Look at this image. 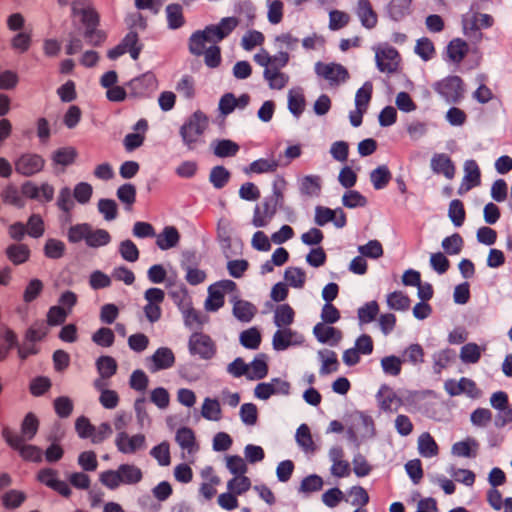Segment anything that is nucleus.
<instances>
[{
    "label": "nucleus",
    "mask_w": 512,
    "mask_h": 512,
    "mask_svg": "<svg viewBox=\"0 0 512 512\" xmlns=\"http://www.w3.org/2000/svg\"><path fill=\"white\" fill-rule=\"evenodd\" d=\"M239 25L236 17H225L216 25H208L204 30L194 32L189 38V51L201 56L206 50V43H218L228 37Z\"/></svg>",
    "instance_id": "f257e3e1"
},
{
    "label": "nucleus",
    "mask_w": 512,
    "mask_h": 512,
    "mask_svg": "<svg viewBox=\"0 0 512 512\" xmlns=\"http://www.w3.org/2000/svg\"><path fill=\"white\" fill-rule=\"evenodd\" d=\"M73 16H80L81 22L85 27L83 36L89 45L101 46L106 38V33L99 29L100 16L97 11L91 7L88 0H74L71 3Z\"/></svg>",
    "instance_id": "f03ea898"
},
{
    "label": "nucleus",
    "mask_w": 512,
    "mask_h": 512,
    "mask_svg": "<svg viewBox=\"0 0 512 512\" xmlns=\"http://www.w3.org/2000/svg\"><path fill=\"white\" fill-rule=\"evenodd\" d=\"M143 479L142 470L134 464H121L116 470H106L99 475L100 482L110 490L120 485H135Z\"/></svg>",
    "instance_id": "7ed1b4c3"
},
{
    "label": "nucleus",
    "mask_w": 512,
    "mask_h": 512,
    "mask_svg": "<svg viewBox=\"0 0 512 512\" xmlns=\"http://www.w3.org/2000/svg\"><path fill=\"white\" fill-rule=\"evenodd\" d=\"M432 88L448 104H458L464 99L465 85L462 78L457 75L436 81Z\"/></svg>",
    "instance_id": "20e7f679"
},
{
    "label": "nucleus",
    "mask_w": 512,
    "mask_h": 512,
    "mask_svg": "<svg viewBox=\"0 0 512 512\" xmlns=\"http://www.w3.org/2000/svg\"><path fill=\"white\" fill-rule=\"evenodd\" d=\"M2 437L5 442L14 450L18 451L24 461L40 463L43 459V451L35 445L26 444L23 438L12 431L9 427H4Z\"/></svg>",
    "instance_id": "39448f33"
},
{
    "label": "nucleus",
    "mask_w": 512,
    "mask_h": 512,
    "mask_svg": "<svg viewBox=\"0 0 512 512\" xmlns=\"http://www.w3.org/2000/svg\"><path fill=\"white\" fill-rule=\"evenodd\" d=\"M208 127V117L202 111L194 112L188 120L181 126L180 135L183 142L189 149L194 147L199 137Z\"/></svg>",
    "instance_id": "423d86ee"
},
{
    "label": "nucleus",
    "mask_w": 512,
    "mask_h": 512,
    "mask_svg": "<svg viewBox=\"0 0 512 512\" xmlns=\"http://www.w3.org/2000/svg\"><path fill=\"white\" fill-rule=\"evenodd\" d=\"M315 73L327 80L331 86H339L349 79L348 70L338 63H323L319 61L315 64Z\"/></svg>",
    "instance_id": "0eeeda50"
},
{
    "label": "nucleus",
    "mask_w": 512,
    "mask_h": 512,
    "mask_svg": "<svg viewBox=\"0 0 512 512\" xmlns=\"http://www.w3.org/2000/svg\"><path fill=\"white\" fill-rule=\"evenodd\" d=\"M15 171L25 177H31L44 169L45 159L36 153H24L14 163Z\"/></svg>",
    "instance_id": "6e6552de"
},
{
    "label": "nucleus",
    "mask_w": 512,
    "mask_h": 512,
    "mask_svg": "<svg viewBox=\"0 0 512 512\" xmlns=\"http://www.w3.org/2000/svg\"><path fill=\"white\" fill-rule=\"evenodd\" d=\"M188 347L192 355H198L202 359H211L216 353L211 337L201 332H195L190 336Z\"/></svg>",
    "instance_id": "1a4fd4ad"
},
{
    "label": "nucleus",
    "mask_w": 512,
    "mask_h": 512,
    "mask_svg": "<svg viewBox=\"0 0 512 512\" xmlns=\"http://www.w3.org/2000/svg\"><path fill=\"white\" fill-rule=\"evenodd\" d=\"M127 87L131 96L146 97L156 89L157 79L152 72H147L130 80Z\"/></svg>",
    "instance_id": "9d476101"
},
{
    "label": "nucleus",
    "mask_w": 512,
    "mask_h": 512,
    "mask_svg": "<svg viewBox=\"0 0 512 512\" xmlns=\"http://www.w3.org/2000/svg\"><path fill=\"white\" fill-rule=\"evenodd\" d=\"M375 59L377 68L381 72L392 74L398 70L400 54L394 47L388 46L377 50Z\"/></svg>",
    "instance_id": "9b49d317"
},
{
    "label": "nucleus",
    "mask_w": 512,
    "mask_h": 512,
    "mask_svg": "<svg viewBox=\"0 0 512 512\" xmlns=\"http://www.w3.org/2000/svg\"><path fill=\"white\" fill-rule=\"evenodd\" d=\"M115 445L118 451L123 454H134L138 450L145 449L146 438L143 434L129 436L126 432L121 431L115 438Z\"/></svg>",
    "instance_id": "f8f14e48"
},
{
    "label": "nucleus",
    "mask_w": 512,
    "mask_h": 512,
    "mask_svg": "<svg viewBox=\"0 0 512 512\" xmlns=\"http://www.w3.org/2000/svg\"><path fill=\"white\" fill-rule=\"evenodd\" d=\"M355 13L364 28L371 30L377 26L378 15L369 0H358Z\"/></svg>",
    "instance_id": "ddd939ff"
},
{
    "label": "nucleus",
    "mask_w": 512,
    "mask_h": 512,
    "mask_svg": "<svg viewBox=\"0 0 512 512\" xmlns=\"http://www.w3.org/2000/svg\"><path fill=\"white\" fill-rule=\"evenodd\" d=\"M152 365L149 367L151 372L169 369L175 364V355L168 347L158 348L150 357Z\"/></svg>",
    "instance_id": "4468645a"
},
{
    "label": "nucleus",
    "mask_w": 512,
    "mask_h": 512,
    "mask_svg": "<svg viewBox=\"0 0 512 512\" xmlns=\"http://www.w3.org/2000/svg\"><path fill=\"white\" fill-rule=\"evenodd\" d=\"M313 334L320 343L331 346H336L342 339V332L339 329L322 322L314 326Z\"/></svg>",
    "instance_id": "2eb2a0df"
},
{
    "label": "nucleus",
    "mask_w": 512,
    "mask_h": 512,
    "mask_svg": "<svg viewBox=\"0 0 512 512\" xmlns=\"http://www.w3.org/2000/svg\"><path fill=\"white\" fill-rule=\"evenodd\" d=\"M379 407L385 412L397 411L401 405V399L388 386L383 385L376 395Z\"/></svg>",
    "instance_id": "dca6fc26"
},
{
    "label": "nucleus",
    "mask_w": 512,
    "mask_h": 512,
    "mask_svg": "<svg viewBox=\"0 0 512 512\" xmlns=\"http://www.w3.org/2000/svg\"><path fill=\"white\" fill-rule=\"evenodd\" d=\"M277 212V208L270 204L266 199L260 204L256 205L252 218V224L254 227L260 228L267 226L274 215Z\"/></svg>",
    "instance_id": "f3484780"
},
{
    "label": "nucleus",
    "mask_w": 512,
    "mask_h": 512,
    "mask_svg": "<svg viewBox=\"0 0 512 512\" xmlns=\"http://www.w3.org/2000/svg\"><path fill=\"white\" fill-rule=\"evenodd\" d=\"M431 168L437 174H443L447 179H452L455 175V166L451 158L444 154H435L431 159Z\"/></svg>",
    "instance_id": "a211bd4d"
},
{
    "label": "nucleus",
    "mask_w": 512,
    "mask_h": 512,
    "mask_svg": "<svg viewBox=\"0 0 512 512\" xmlns=\"http://www.w3.org/2000/svg\"><path fill=\"white\" fill-rule=\"evenodd\" d=\"M298 333L291 328H278L272 339V346L276 351H284L297 343L295 337Z\"/></svg>",
    "instance_id": "6ab92c4d"
},
{
    "label": "nucleus",
    "mask_w": 512,
    "mask_h": 512,
    "mask_svg": "<svg viewBox=\"0 0 512 512\" xmlns=\"http://www.w3.org/2000/svg\"><path fill=\"white\" fill-rule=\"evenodd\" d=\"M233 315L241 322H250L257 313V308L254 304L246 300L234 299L233 301Z\"/></svg>",
    "instance_id": "aec40b11"
},
{
    "label": "nucleus",
    "mask_w": 512,
    "mask_h": 512,
    "mask_svg": "<svg viewBox=\"0 0 512 512\" xmlns=\"http://www.w3.org/2000/svg\"><path fill=\"white\" fill-rule=\"evenodd\" d=\"M295 311L289 304L277 305L274 310L273 322L278 328H290L294 322Z\"/></svg>",
    "instance_id": "412c9836"
},
{
    "label": "nucleus",
    "mask_w": 512,
    "mask_h": 512,
    "mask_svg": "<svg viewBox=\"0 0 512 512\" xmlns=\"http://www.w3.org/2000/svg\"><path fill=\"white\" fill-rule=\"evenodd\" d=\"M180 241V234L176 227L166 226L163 231L157 235L156 244L161 250H168L175 246Z\"/></svg>",
    "instance_id": "4be33fe9"
},
{
    "label": "nucleus",
    "mask_w": 512,
    "mask_h": 512,
    "mask_svg": "<svg viewBox=\"0 0 512 512\" xmlns=\"http://www.w3.org/2000/svg\"><path fill=\"white\" fill-rule=\"evenodd\" d=\"M476 389V384L473 380L462 377L458 382L449 380L445 383V390L450 396H457L464 392L472 394Z\"/></svg>",
    "instance_id": "5701e85b"
},
{
    "label": "nucleus",
    "mask_w": 512,
    "mask_h": 512,
    "mask_svg": "<svg viewBox=\"0 0 512 512\" xmlns=\"http://www.w3.org/2000/svg\"><path fill=\"white\" fill-rule=\"evenodd\" d=\"M318 356L322 362L319 370L320 375H328L339 370L340 364L336 352L332 350H321L318 352Z\"/></svg>",
    "instance_id": "b1692460"
},
{
    "label": "nucleus",
    "mask_w": 512,
    "mask_h": 512,
    "mask_svg": "<svg viewBox=\"0 0 512 512\" xmlns=\"http://www.w3.org/2000/svg\"><path fill=\"white\" fill-rule=\"evenodd\" d=\"M212 147L214 155L219 158L233 157L240 150V146L230 139L215 140Z\"/></svg>",
    "instance_id": "393cba45"
},
{
    "label": "nucleus",
    "mask_w": 512,
    "mask_h": 512,
    "mask_svg": "<svg viewBox=\"0 0 512 512\" xmlns=\"http://www.w3.org/2000/svg\"><path fill=\"white\" fill-rule=\"evenodd\" d=\"M412 0H391L387 11L389 17L394 21H400L411 13Z\"/></svg>",
    "instance_id": "a878e982"
},
{
    "label": "nucleus",
    "mask_w": 512,
    "mask_h": 512,
    "mask_svg": "<svg viewBox=\"0 0 512 512\" xmlns=\"http://www.w3.org/2000/svg\"><path fill=\"white\" fill-rule=\"evenodd\" d=\"M5 253L14 265L23 264L30 257V249L26 244H11L6 248Z\"/></svg>",
    "instance_id": "bb28decb"
},
{
    "label": "nucleus",
    "mask_w": 512,
    "mask_h": 512,
    "mask_svg": "<svg viewBox=\"0 0 512 512\" xmlns=\"http://www.w3.org/2000/svg\"><path fill=\"white\" fill-rule=\"evenodd\" d=\"M39 424V419L34 413H27L21 423V434L18 435L23 441H31L38 432Z\"/></svg>",
    "instance_id": "cd10ccee"
},
{
    "label": "nucleus",
    "mask_w": 512,
    "mask_h": 512,
    "mask_svg": "<svg viewBox=\"0 0 512 512\" xmlns=\"http://www.w3.org/2000/svg\"><path fill=\"white\" fill-rule=\"evenodd\" d=\"M250 371L248 370L247 378L250 380H260L267 376L268 365L266 362V355L259 354L250 364Z\"/></svg>",
    "instance_id": "c85d7f7f"
},
{
    "label": "nucleus",
    "mask_w": 512,
    "mask_h": 512,
    "mask_svg": "<svg viewBox=\"0 0 512 512\" xmlns=\"http://www.w3.org/2000/svg\"><path fill=\"white\" fill-rule=\"evenodd\" d=\"M468 50V44L464 40L456 38L448 44L447 55L454 63H460L467 55Z\"/></svg>",
    "instance_id": "c756f323"
},
{
    "label": "nucleus",
    "mask_w": 512,
    "mask_h": 512,
    "mask_svg": "<svg viewBox=\"0 0 512 512\" xmlns=\"http://www.w3.org/2000/svg\"><path fill=\"white\" fill-rule=\"evenodd\" d=\"M392 179V174L386 165H381L375 168L370 173V181L374 189H384Z\"/></svg>",
    "instance_id": "7c9ffc66"
},
{
    "label": "nucleus",
    "mask_w": 512,
    "mask_h": 512,
    "mask_svg": "<svg viewBox=\"0 0 512 512\" xmlns=\"http://www.w3.org/2000/svg\"><path fill=\"white\" fill-rule=\"evenodd\" d=\"M418 450L421 456L430 458L438 454V445L428 432L422 433L418 438Z\"/></svg>",
    "instance_id": "2f4dec72"
},
{
    "label": "nucleus",
    "mask_w": 512,
    "mask_h": 512,
    "mask_svg": "<svg viewBox=\"0 0 512 512\" xmlns=\"http://www.w3.org/2000/svg\"><path fill=\"white\" fill-rule=\"evenodd\" d=\"M464 180L468 182L466 190L479 186L481 183V172L477 162L473 159L467 160L464 164Z\"/></svg>",
    "instance_id": "473e14b6"
},
{
    "label": "nucleus",
    "mask_w": 512,
    "mask_h": 512,
    "mask_svg": "<svg viewBox=\"0 0 512 512\" xmlns=\"http://www.w3.org/2000/svg\"><path fill=\"white\" fill-rule=\"evenodd\" d=\"M166 18L170 29L175 30L182 27L185 23L182 6L177 3L167 5Z\"/></svg>",
    "instance_id": "72a5a7b5"
},
{
    "label": "nucleus",
    "mask_w": 512,
    "mask_h": 512,
    "mask_svg": "<svg viewBox=\"0 0 512 512\" xmlns=\"http://www.w3.org/2000/svg\"><path fill=\"white\" fill-rule=\"evenodd\" d=\"M96 368L102 379H109L117 372V362L111 356H100L96 360Z\"/></svg>",
    "instance_id": "f704fd0d"
},
{
    "label": "nucleus",
    "mask_w": 512,
    "mask_h": 512,
    "mask_svg": "<svg viewBox=\"0 0 512 512\" xmlns=\"http://www.w3.org/2000/svg\"><path fill=\"white\" fill-rule=\"evenodd\" d=\"M77 155L74 147H62L53 152L52 161L55 165L69 166L75 162Z\"/></svg>",
    "instance_id": "c9c22d12"
},
{
    "label": "nucleus",
    "mask_w": 512,
    "mask_h": 512,
    "mask_svg": "<svg viewBox=\"0 0 512 512\" xmlns=\"http://www.w3.org/2000/svg\"><path fill=\"white\" fill-rule=\"evenodd\" d=\"M321 191V178L318 175L304 176L300 181V192L306 196H319Z\"/></svg>",
    "instance_id": "e433bc0d"
},
{
    "label": "nucleus",
    "mask_w": 512,
    "mask_h": 512,
    "mask_svg": "<svg viewBox=\"0 0 512 512\" xmlns=\"http://www.w3.org/2000/svg\"><path fill=\"white\" fill-rule=\"evenodd\" d=\"M120 43L122 44L126 52H129L133 60H138L143 45L139 43V37L137 32H128Z\"/></svg>",
    "instance_id": "4c0bfd02"
},
{
    "label": "nucleus",
    "mask_w": 512,
    "mask_h": 512,
    "mask_svg": "<svg viewBox=\"0 0 512 512\" xmlns=\"http://www.w3.org/2000/svg\"><path fill=\"white\" fill-rule=\"evenodd\" d=\"M231 178L230 171L222 165L214 166L209 174V181L216 189H222Z\"/></svg>",
    "instance_id": "58836bf2"
},
{
    "label": "nucleus",
    "mask_w": 512,
    "mask_h": 512,
    "mask_svg": "<svg viewBox=\"0 0 512 512\" xmlns=\"http://www.w3.org/2000/svg\"><path fill=\"white\" fill-rule=\"evenodd\" d=\"M0 196L2 201L6 204L15 206L17 208H23L25 206V201L22 197L21 192L13 184L7 185L3 189Z\"/></svg>",
    "instance_id": "ea45409f"
},
{
    "label": "nucleus",
    "mask_w": 512,
    "mask_h": 512,
    "mask_svg": "<svg viewBox=\"0 0 512 512\" xmlns=\"http://www.w3.org/2000/svg\"><path fill=\"white\" fill-rule=\"evenodd\" d=\"M180 311L183 315L184 323L187 327L202 326L204 319L199 311L193 308L192 304L186 303L180 306Z\"/></svg>",
    "instance_id": "a19ab883"
},
{
    "label": "nucleus",
    "mask_w": 512,
    "mask_h": 512,
    "mask_svg": "<svg viewBox=\"0 0 512 512\" xmlns=\"http://www.w3.org/2000/svg\"><path fill=\"white\" fill-rule=\"evenodd\" d=\"M278 166V162L274 159L260 158L250 163L249 167L245 169V172L257 174L275 172Z\"/></svg>",
    "instance_id": "79ce46f5"
},
{
    "label": "nucleus",
    "mask_w": 512,
    "mask_h": 512,
    "mask_svg": "<svg viewBox=\"0 0 512 512\" xmlns=\"http://www.w3.org/2000/svg\"><path fill=\"white\" fill-rule=\"evenodd\" d=\"M201 415L211 421H219L221 419V407L217 399L205 398L201 408Z\"/></svg>",
    "instance_id": "37998d69"
},
{
    "label": "nucleus",
    "mask_w": 512,
    "mask_h": 512,
    "mask_svg": "<svg viewBox=\"0 0 512 512\" xmlns=\"http://www.w3.org/2000/svg\"><path fill=\"white\" fill-rule=\"evenodd\" d=\"M111 241V236L107 230L104 229H96L93 230L90 228L86 245L92 248H98L101 246H105L109 244Z\"/></svg>",
    "instance_id": "c03bdc74"
},
{
    "label": "nucleus",
    "mask_w": 512,
    "mask_h": 512,
    "mask_svg": "<svg viewBox=\"0 0 512 512\" xmlns=\"http://www.w3.org/2000/svg\"><path fill=\"white\" fill-rule=\"evenodd\" d=\"M441 246L448 255H458L463 249L464 240L459 233H454L451 236L445 237L442 240Z\"/></svg>",
    "instance_id": "a18cd8bd"
},
{
    "label": "nucleus",
    "mask_w": 512,
    "mask_h": 512,
    "mask_svg": "<svg viewBox=\"0 0 512 512\" xmlns=\"http://www.w3.org/2000/svg\"><path fill=\"white\" fill-rule=\"evenodd\" d=\"M240 343L247 349H258L261 344V334L259 330L255 327H252L241 332Z\"/></svg>",
    "instance_id": "49530a36"
},
{
    "label": "nucleus",
    "mask_w": 512,
    "mask_h": 512,
    "mask_svg": "<svg viewBox=\"0 0 512 512\" xmlns=\"http://www.w3.org/2000/svg\"><path fill=\"white\" fill-rule=\"evenodd\" d=\"M448 216L456 227H460L463 225L466 217V212L461 200L454 199L450 202Z\"/></svg>",
    "instance_id": "de8ad7c7"
},
{
    "label": "nucleus",
    "mask_w": 512,
    "mask_h": 512,
    "mask_svg": "<svg viewBox=\"0 0 512 512\" xmlns=\"http://www.w3.org/2000/svg\"><path fill=\"white\" fill-rule=\"evenodd\" d=\"M410 302V298L401 291H394L387 295V304L391 309L394 310H408L410 307Z\"/></svg>",
    "instance_id": "09e8293b"
},
{
    "label": "nucleus",
    "mask_w": 512,
    "mask_h": 512,
    "mask_svg": "<svg viewBox=\"0 0 512 512\" xmlns=\"http://www.w3.org/2000/svg\"><path fill=\"white\" fill-rule=\"evenodd\" d=\"M263 77L268 82L269 87L275 90L283 89L289 81V76L281 71L264 70Z\"/></svg>",
    "instance_id": "8fccbe9b"
},
{
    "label": "nucleus",
    "mask_w": 512,
    "mask_h": 512,
    "mask_svg": "<svg viewBox=\"0 0 512 512\" xmlns=\"http://www.w3.org/2000/svg\"><path fill=\"white\" fill-rule=\"evenodd\" d=\"M372 93L373 84L370 81H366L363 86L356 91L355 107L367 110L372 98Z\"/></svg>",
    "instance_id": "3c124183"
},
{
    "label": "nucleus",
    "mask_w": 512,
    "mask_h": 512,
    "mask_svg": "<svg viewBox=\"0 0 512 512\" xmlns=\"http://www.w3.org/2000/svg\"><path fill=\"white\" fill-rule=\"evenodd\" d=\"M296 441L306 452L314 451L315 445L307 424H301L296 431Z\"/></svg>",
    "instance_id": "603ef678"
},
{
    "label": "nucleus",
    "mask_w": 512,
    "mask_h": 512,
    "mask_svg": "<svg viewBox=\"0 0 512 512\" xmlns=\"http://www.w3.org/2000/svg\"><path fill=\"white\" fill-rule=\"evenodd\" d=\"M44 284L40 279L34 278L29 281L23 292V301L29 304L35 301L42 293Z\"/></svg>",
    "instance_id": "864d4df0"
},
{
    "label": "nucleus",
    "mask_w": 512,
    "mask_h": 512,
    "mask_svg": "<svg viewBox=\"0 0 512 512\" xmlns=\"http://www.w3.org/2000/svg\"><path fill=\"white\" fill-rule=\"evenodd\" d=\"M285 280L294 288H302L306 281V273L298 267H289L284 274Z\"/></svg>",
    "instance_id": "5fc2aeb1"
},
{
    "label": "nucleus",
    "mask_w": 512,
    "mask_h": 512,
    "mask_svg": "<svg viewBox=\"0 0 512 512\" xmlns=\"http://www.w3.org/2000/svg\"><path fill=\"white\" fill-rule=\"evenodd\" d=\"M305 108L304 95L299 91L291 90L288 94V109L296 117H299Z\"/></svg>",
    "instance_id": "6e6d98bb"
},
{
    "label": "nucleus",
    "mask_w": 512,
    "mask_h": 512,
    "mask_svg": "<svg viewBox=\"0 0 512 512\" xmlns=\"http://www.w3.org/2000/svg\"><path fill=\"white\" fill-rule=\"evenodd\" d=\"M150 455L157 460L160 466H168L171 463L169 443L166 441L154 446Z\"/></svg>",
    "instance_id": "4d7b16f0"
},
{
    "label": "nucleus",
    "mask_w": 512,
    "mask_h": 512,
    "mask_svg": "<svg viewBox=\"0 0 512 512\" xmlns=\"http://www.w3.org/2000/svg\"><path fill=\"white\" fill-rule=\"evenodd\" d=\"M224 305V295L220 289L211 286L208 289V297L205 301V308L208 311H217Z\"/></svg>",
    "instance_id": "13d9d810"
},
{
    "label": "nucleus",
    "mask_w": 512,
    "mask_h": 512,
    "mask_svg": "<svg viewBox=\"0 0 512 512\" xmlns=\"http://www.w3.org/2000/svg\"><path fill=\"white\" fill-rule=\"evenodd\" d=\"M92 341L101 347H110L115 341V335L112 329L101 327L92 335Z\"/></svg>",
    "instance_id": "bf43d9fd"
},
{
    "label": "nucleus",
    "mask_w": 512,
    "mask_h": 512,
    "mask_svg": "<svg viewBox=\"0 0 512 512\" xmlns=\"http://www.w3.org/2000/svg\"><path fill=\"white\" fill-rule=\"evenodd\" d=\"M116 195L130 209L136 201V187L131 183H125L118 187Z\"/></svg>",
    "instance_id": "052dcab7"
},
{
    "label": "nucleus",
    "mask_w": 512,
    "mask_h": 512,
    "mask_svg": "<svg viewBox=\"0 0 512 512\" xmlns=\"http://www.w3.org/2000/svg\"><path fill=\"white\" fill-rule=\"evenodd\" d=\"M378 313V303L376 301H370L358 309V319L360 323L367 324L374 321Z\"/></svg>",
    "instance_id": "680f3d73"
},
{
    "label": "nucleus",
    "mask_w": 512,
    "mask_h": 512,
    "mask_svg": "<svg viewBox=\"0 0 512 512\" xmlns=\"http://www.w3.org/2000/svg\"><path fill=\"white\" fill-rule=\"evenodd\" d=\"M481 351L476 343H467L461 347L460 359L464 363L474 364L479 361Z\"/></svg>",
    "instance_id": "e2e57ef3"
},
{
    "label": "nucleus",
    "mask_w": 512,
    "mask_h": 512,
    "mask_svg": "<svg viewBox=\"0 0 512 512\" xmlns=\"http://www.w3.org/2000/svg\"><path fill=\"white\" fill-rule=\"evenodd\" d=\"M65 244L57 239H48L44 246V254L50 259H59L64 255Z\"/></svg>",
    "instance_id": "0e129e2a"
},
{
    "label": "nucleus",
    "mask_w": 512,
    "mask_h": 512,
    "mask_svg": "<svg viewBox=\"0 0 512 512\" xmlns=\"http://www.w3.org/2000/svg\"><path fill=\"white\" fill-rule=\"evenodd\" d=\"M342 203L345 207L353 209L366 206L367 199L356 190H348L342 197Z\"/></svg>",
    "instance_id": "69168bd1"
},
{
    "label": "nucleus",
    "mask_w": 512,
    "mask_h": 512,
    "mask_svg": "<svg viewBox=\"0 0 512 512\" xmlns=\"http://www.w3.org/2000/svg\"><path fill=\"white\" fill-rule=\"evenodd\" d=\"M48 334L47 325L42 322L33 323L26 331L25 338L31 343L41 341Z\"/></svg>",
    "instance_id": "338daca9"
},
{
    "label": "nucleus",
    "mask_w": 512,
    "mask_h": 512,
    "mask_svg": "<svg viewBox=\"0 0 512 512\" xmlns=\"http://www.w3.org/2000/svg\"><path fill=\"white\" fill-rule=\"evenodd\" d=\"M251 487V481L248 477L242 475H238L227 483V488L229 491L236 495H241L248 491Z\"/></svg>",
    "instance_id": "774afa93"
}]
</instances>
